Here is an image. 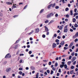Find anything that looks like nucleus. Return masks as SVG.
Here are the masks:
<instances>
[{"mask_svg":"<svg viewBox=\"0 0 78 78\" xmlns=\"http://www.w3.org/2000/svg\"><path fill=\"white\" fill-rule=\"evenodd\" d=\"M54 16V15H53V13H49L47 15V19H49L50 17H52V16Z\"/></svg>","mask_w":78,"mask_h":78,"instance_id":"nucleus-1","label":"nucleus"},{"mask_svg":"<svg viewBox=\"0 0 78 78\" xmlns=\"http://www.w3.org/2000/svg\"><path fill=\"white\" fill-rule=\"evenodd\" d=\"M68 25L65 26L64 28V33H67L68 32V29H67Z\"/></svg>","mask_w":78,"mask_h":78,"instance_id":"nucleus-2","label":"nucleus"},{"mask_svg":"<svg viewBox=\"0 0 78 78\" xmlns=\"http://www.w3.org/2000/svg\"><path fill=\"white\" fill-rule=\"evenodd\" d=\"M11 56L10 55V54L8 53L5 56V58H6V59H7V58H10L11 57Z\"/></svg>","mask_w":78,"mask_h":78,"instance_id":"nucleus-3","label":"nucleus"},{"mask_svg":"<svg viewBox=\"0 0 78 78\" xmlns=\"http://www.w3.org/2000/svg\"><path fill=\"white\" fill-rule=\"evenodd\" d=\"M77 37H78V32L76 33L75 35L73 36V38H76Z\"/></svg>","mask_w":78,"mask_h":78,"instance_id":"nucleus-4","label":"nucleus"},{"mask_svg":"<svg viewBox=\"0 0 78 78\" xmlns=\"http://www.w3.org/2000/svg\"><path fill=\"white\" fill-rule=\"evenodd\" d=\"M13 3V1H12V3L10 2H6V4L8 5H12Z\"/></svg>","mask_w":78,"mask_h":78,"instance_id":"nucleus-5","label":"nucleus"},{"mask_svg":"<svg viewBox=\"0 0 78 78\" xmlns=\"http://www.w3.org/2000/svg\"><path fill=\"white\" fill-rule=\"evenodd\" d=\"M44 28H45V30L46 32H48V27H47L45 26Z\"/></svg>","mask_w":78,"mask_h":78,"instance_id":"nucleus-6","label":"nucleus"},{"mask_svg":"<svg viewBox=\"0 0 78 78\" xmlns=\"http://www.w3.org/2000/svg\"><path fill=\"white\" fill-rule=\"evenodd\" d=\"M56 46H57V45H56V44L54 43L52 44V48H55V47H56Z\"/></svg>","mask_w":78,"mask_h":78,"instance_id":"nucleus-7","label":"nucleus"},{"mask_svg":"<svg viewBox=\"0 0 78 78\" xmlns=\"http://www.w3.org/2000/svg\"><path fill=\"white\" fill-rule=\"evenodd\" d=\"M56 4L55 3H54V4H51V7H52L53 8H54Z\"/></svg>","mask_w":78,"mask_h":78,"instance_id":"nucleus-8","label":"nucleus"},{"mask_svg":"<svg viewBox=\"0 0 78 78\" xmlns=\"http://www.w3.org/2000/svg\"><path fill=\"white\" fill-rule=\"evenodd\" d=\"M35 33H39V28L36 29H35Z\"/></svg>","mask_w":78,"mask_h":78,"instance_id":"nucleus-9","label":"nucleus"},{"mask_svg":"<svg viewBox=\"0 0 78 78\" xmlns=\"http://www.w3.org/2000/svg\"><path fill=\"white\" fill-rule=\"evenodd\" d=\"M11 69L10 68H7L6 69V72H9L11 70Z\"/></svg>","mask_w":78,"mask_h":78,"instance_id":"nucleus-10","label":"nucleus"},{"mask_svg":"<svg viewBox=\"0 0 78 78\" xmlns=\"http://www.w3.org/2000/svg\"><path fill=\"white\" fill-rule=\"evenodd\" d=\"M76 57H73V58L71 59V61L72 62H73L74 61H75L76 59Z\"/></svg>","mask_w":78,"mask_h":78,"instance_id":"nucleus-11","label":"nucleus"},{"mask_svg":"<svg viewBox=\"0 0 78 78\" xmlns=\"http://www.w3.org/2000/svg\"><path fill=\"white\" fill-rule=\"evenodd\" d=\"M16 5H17L16 4H13L12 7L13 8H16L17 7V6H16Z\"/></svg>","mask_w":78,"mask_h":78,"instance_id":"nucleus-12","label":"nucleus"},{"mask_svg":"<svg viewBox=\"0 0 78 78\" xmlns=\"http://www.w3.org/2000/svg\"><path fill=\"white\" fill-rule=\"evenodd\" d=\"M64 41H62L61 42L60 44V45H61L62 46H63V45H64Z\"/></svg>","mask_w":78,"mask_h":78,"instance_id":"nucleus-13","label":"nucleus"},{"mask_svg":"<svg viewBox=\"0 0 78 78\" xmlns=\"http://www.w3.org/2000/svg\"><path fill=\"white\" fill-rule=\"evenodd\" d=\"M34 32V30H32L31 32H30V33H29V35H31V34H33V33Z\"/></svg>","mask_w":78,"mask_h":78,"instance_id":"nucleus-14","label":"nucleus"},{"mask_svg":"<svg viewBox=\"0 0 78 78\" xmlns=\"http://www.w3.org/2000/svg\"><path fill=\"white\" fill-rule=\"evenodd\" d=\"M70 15H71V16H73V11H72V10H70Z\"/></svg>","mask_w":78,"mask_h":78,"instance_id":"nucleus-15","label":"nucleus"},{"mask_svg":"<svg viewBox=\"0 0 78 78\" xmlns=\"http://www.w3.org/2000/svg\"><path fill=\"white\" fill-rule=\"evenodd\" d=\"M78 14V13L77 12H76L73 14V15H74V16L75 17V16H77Z\"/></svg>","mask_w":78,"mask_h":78,"instance_id":"nucleus-16","label":"nucleus"},{"mask_svg":"<svg viewBox=\"0 0 78 78\" xmlns=\"http://www.w3.org/2000/svg\"><path fill=\"white\" fill-rule=\"evenodd\" d=\"M53 22H54V20H52L51 21L50 23H48V25H50V23H52Z\"/></svg>","mask_w":78,"mask_h":78,"instance_id":"nucleus-17","label":"nucleus"},{"mask_svg":"<svg viewBox=\"0 0 78 78\" xmlns=\"http://www.w3.org/2000/svg\"><path fill=\"white\" fill-rule=\"evenodd\" d=\"M73 22H76V19L75 18H73Z\"/></svg>","mask_w":78,"mask_h":78,"instance_id":"nucleus-18","label":"nucleus"},{"mask_svg":"<svg viewBox=\"0 0 78 78\" xmlns=\"http://www.w3.org/2000/svg\"><path fill=\"white\" fill-rule=\"evenodd\" d=\"M78 27V24H75L74 25V27H75V28H77Z\"/></svg>","mask_w":78,"mask_h":78,"instance_id":"nucleus-19","label":"nucleus"},{"mask_svg":"<svg viewBox=\"0 0 78 78\" xmlns=\"http://www.w3.org/2000/svg\"><path fill=\"white\" fill-rule=\"evenodd\" d=\"M69 10V8H66L65 9V11H68Z\"/></svg>","mask_w":78,"mask_h":78,"instance_id":"nucleus-20","label":"nucleus"},{"mask_svg":"<svg viewBox=\"0 0 78 78\" xmlns=\"http://www.w3.org/2000/svg\"><path fill=\"white\" fill-rule=\"evenodd\" d=\"M64 66V65H61L60 67H61V68H62Z\"/></svg>","mask_w":78,"mask_h":78,"instance_id":"nucleus-21","label":"nucleus"},{"mask_svg":"<svg viewBox=\"0 0 78 78\" xmlns=\"http://www.w3.org/2000/svg\"><path fill=\"white\" fill-rule=\"evenodd\" d=\"M72 62L71 61H69L68 62V65H70V63H71Z\"/></svg>","mask_w":78,"mask_h":78,"instance_id":"nucleus-22","label":"nucleus"},{"mask_svg":"<svg viewBox=\"0 0 78 78\" xmlns=\"http://www.w3.org/2000/svg\"><path fill=\"white\" fill-rule=\"evenodd\" d=\"M19 73L20 75H22V71H19Z\"/></svg>","mask_w":78,"mask_h":78,"instance_id":"nucleus-23","label":"nucleus"},{"mask_svg":"<svg viewBox=\"0 0 78 78\" xmlns=\"http://www.w3.org/2000/svg\"><path fill=\"white\" fill-rule=\"evenodd\" d=\"M62 27L60 26V27L59 28V30H62Z\"/></svg>","mask_w":78,"mask_h":78,"instance_id":"nucleus-24","label":"nucleus"},{"mask_svg":"<svg viewBox=\"0 0 78 78\" xmlns=\"http://www.w3.org/2000/svg\"><path fill=\"white\" fill-rule=\"evenodd\" d=\"M54 72L53 71L51 70V75H52V74Z\"/></svg>","mask_w":78,"mask_h":78,"instance_id":"nucleus-25","label":"nucleus"},{"mask_svg":"<svg viewBox=\"0 0 78 78\" xmlns=\"http://www.w3.org/2000/svg\"><path fill=\"white\" fill-rule=\"evenodd\" d=\"M43 11H44V9H41V11L40 12V13H42V12H43Z\"/></svg>","mask_w":78,"mask_h":78,"instance_id":"nucleus-26","label":"nucleus"},{"mask_svg":"<svg viewBox=\"0 0 78 78\" xmlns=\"http://www.w3.org/2000/svg\"><path fill=\"white\" fill-rule=\"evenodd\" d=\"M58 63H55V67H57V66H58Z\"/></svg>","mask_w":78,"mask_h":78,"instance_id":"nucleus-27","label":"nucleus"},{"mask_svg":"<svg viewBox=\"0 0 78 78\" xmlns=\"http://www.w3.org/2000/svg\"><path fill=\"white\" fill-rule=\"evenodd\" d=\"M64 66H65V69H67V65L66 64L64 65Z\"/></svg>","mask_w":78,"mask_h":78,"instance_id":"nucleus-28","label":"nucleus"},{"mask_svg":"<svg viewBox=\"0 0 78 78\" xmlns=\"http://www.w3.org/2000/svg\"><path fill=\"white\" fill-rule=\"evenodd\" d=\"M73 70H72L70 71V74H72L73 73Z\"/></svg>","mask_w":78,"mask_h":78,"instance_id":"nucleus-29","label":"nucleus"},{"mask_svg":"<svg viewBox=\"0 0 78 78\" xmlns=\"http://www.w3.org/2000/svg\"><path fill=\"white\" fill-rule=\"evenodd\" d=\"M75 67H74V66H72L71 67V69H74V68Z\"/></svg>","mask_w":78,"mask_h":78,"instance_id":"nucleus-30","label":"nucleus"},{"mask_svg":"<svg viewBox=\"0 0 78 78\" xmlns=\"http://www.w3.org/2000/svg\"><path fill=\"white\" fill-rule=\"evenodd\" d=\"M55 42H59V40L57 39L55 40Z\"/></svg>","mask_w":78,"mask_h":78,"instance_id":"nucleus-31","label":"nucleus"},{"mask_svg":"<svg viewBox=\"0 0 78 78\" xmlns=\"http://www.w3.org/2000/svg\"><path fill=\"white\" fill-rule=\"evenodd\" d=\"M27 6H28V5H26L24 8H23V9H26V8H27Z\"/></svg>","mask_w":78,"mask_h":78,"instance_id":"nucleus-32","label":"nucleus"},{"mask_svg":"<svg viewBox=\"0 0 78 78\" xmlns=\"http://www.w3.org/2000/svg\"><path fill=\"white\" fill-rule=\"evenodd\" d=\"M22 61H23V60L22 59L20 60L19 62L20 63H22Z\"/></svg>","mask_w":78,"mask_h":78,"instance_id":"nucleus-33","label":"nucleus"},{"mask_svg":"<svg viewBox=\"0 0 78 78\" xmlns=\"http://www.w3.org/2000/svg\"><path fill=\"white\" fill-rule=\"evenodd\" d=\"M76 61H75L73 63V65H75L76 63Z\"/></svg>","mask_w":78,"mask_h":78,"instance_id":"nucleus-34","label":"nucleus"},{"mask_svg":"<svg viewBox=\"0 0 78 78\" xmlns=\"http://www.w3.org/2000/svg\"><path fill=\"white\" fill-rule=\"evenodd\" d=\"M31 53H32V51H29V54L31 55Z\"/></svg>","mask_w":78,"mask_h":78,"instance_id":"nucleus-35","label":"nucleus"},{"mask_svg":"<svg viewBox=\"0 0 78 78\" xmlns=\"http://www.w3.org/2000/svg\"><path fill=\"white\" fill-rule=\"evenodd\" d=\"M78 41V39L77 38H76L75 39L74 41L75 42H76V41Z\"/></svg>","mask_w":78,"mask_h":78,"instance_id":"nucleus-36","label":"nucleus"},{"mask_svg":"<svg viewBox=\"0 0 78 78\" xmlns=\"http://www.w3.org/2000/svg\"><path fill=\"white\" fill-rule=\"evenodd\" d=\"M73 42H71L70 44V45L71 46H73Z\"/></svg>","mask_w":78,"mask_h":78,"instance_id":"nucleus-37","label":"nucleus"},{"mask_svg":"<svg viewBox=\"0 0 78 78\" xmlns=\"http://www.w3.org/2000/svg\"><path fill=\"white\" fill-rule=\"evenodd\" d=\"M51 64V62H49L48 63V65L49 66H50Z\"/></svg>","mask_w":78,"mask_h":78,"instance_id":"nucleus-38","label":"nucleus"},{"mask_svg":"<svg viewBox=\"0 0 78 78\" xmlns=\"http://www.w3.org/2000/svg\"><path fill=\"white\" fill-rule=\"evenodd\" d=\"M51 7V5H49L48 7V9H49V8H50V7Z\"/></svg>","mask_w":78,"mask_h":78,"instance_id":"nucleus-39","label":"nucleus"},{"mask_svg":"<svg viewBox=\"0 0 78 78\" xmlns=\"http://www.w3.org/2000/svg\"><path fill=\"white\" fill-rule=\"evenodd\" d=\"M66 17H67V18H69V15L67 14V15H66Z\"/></svg>","mask_w":78,"mask_h":78,"instance_id":"nucleus-40","label":"nucleus"},{"mask_svg":"<svg viewBox=\"0 0 78 78\" xmlns=\"http://www.w3.org/2000/svg\"><path fill=\"white\" fill-rule=\"evenodd\" d=\"M19 70H22L23 69H22V68H20L19 69Z\"/></svg>","mask_w":78,"mask_h":78,"instance_id":"nucleus-41","label":"nucleus"},{"mask_svg":"<svg viewBox=\"0 0 78 78\" xmlns=\"http://www.w3.org/2000/svg\"><path fill=\"white\" fill-rule=\"evenodd\" d=\"M59 8V6H56L55 7V9H58Z\"/></svg>","mask_w":78,"mask_h":78,"instance_id":"nucleus-42","label":"nucleus"},{"mask_svg":"<svg viewBox=\"0 0 78 78\" xmlns=\"http://www.w3.org/2000/svg\"><path fill=\"white\" fill-rule=\"evenodd\" d=\"M45 23H48V20L46 21L45 22Z\"/></svg>","mask_w":78,"mask_h":78,"instance_id":"nucleus-43","label":"nucleus"},{"mask_svg":"<svg viewBox=\"0 0 78 78\" xmlns=\"http://www.w3.org/2000/svg\"><path fill=\"white\" fill-rule=\"evenodd\" d=\"M19 42V40H18L17 41H16L15 44H17V43H18V42Z\"/></svg>","mask_w":78,"mask_h":78,"instance_id":"nucleus-44","label":"nucleus"},{"mask_svg":"<svg viewBox=\"0 0 78 78\" xmlns=\"http://www.w3.org/2000/svg\"><path fill=\"white\" fill-rule=\"evenodd\" d=\"M42 37L43 38H45V35L44 34L43 35Z\"/></svg>","mask_w":78,"mask_h":78,"instance_id":"nucleus-45","label":"nucleus"},{"mask_svg":"<svg viewBox=\"0 0 78 78\" xmlns=\"http://www.w3.org/2000/svg\"><path fill=\"white\" fill-rule=\"evenodd\" d=\"M72 2H74V1L73 0H72V1H70V3H72Z\"/></svg>","mask_w":78,"mask_h":78,"instance_id":"nucleus-46","label":"nucleus"},{"mask_svg":"<svg viewBox=\"0 0 78 78\" xmlns=\"http://www.w3.org/2000/svg\"><path fill=\"white\" fill-rule=\"evenodd\" d=\"M47 72L48 73H50V71L49 70H48L47 71Z\"/></svg>","mask_w":78,"mask_h":78,"instance_id":"nucleus-47","label":"nucleus"},{"mask_svg":"<svg viewBox=\"0 0 78 78\" xmlns=\"http://www.w3.org/2000/svg\"><path fill=\"white\" fill-rule=\"evenodd\" d=\"M36 77H38L39 76V73H37V74L36 75Z\"/></svg>","mask_w":78,"mask_h":78,"instance_id":"nucleus-48","label":"nucleus"},{"mask_svg":"<svg viewBox=\"0 0 78 78\" xmlns=\"http://www.w3.org/2000/svg\"><path fill=\"white\" fill-rule=\"evenodd\" d=\"M3 16V14L1 12H0V16Z\"/></svg>","mask_w":78,"mask_h":78,"instance_id":"nucleus-49","label":"nucleus"},{"mask_svg":"<svg viewBox=\"0 0 78 78\" xmlns=\"http://www.w3.org/2000/svg\"><path fill=\"white\" fill-rule=\"evenodd\" d=\"M52 70L55 71V70H56V68H55V67H53L52 68Z\"/></svg>","mask_w":78,"mask_h":78,"instance_id":"nucleus-50","label":"nucleus"},{"mask_svg":"<svg viewBox=\"0 0 78 78\" xmlns=\"http://www.w3.org/2000/svg\"><path fill=\"white\" fill-rule=\"evenodd\" d=\"M59 73H57V76H59Z\"/></svg>","mask_w":78,"mask_h":78,"instance_id":"nucleus-51","label":"nucleus"},{"mask_svg":"<svg viewBox=\"0 0 78 78\" xmlns=\"http://www.w3.org/2000/svg\"><path fill=\"white\" fill-rule=\"evenodd\" d=\"M31 69L32 70H34L35 69V68L34 67H32Z\"/></svg>","mask_w":78,"mask_h":78,"instance_id":"nucleus-52","label":"nucleus"},{"mask_svg":"<svg viewBox=\"0 0 78 78\" xmlns=\"http://www.w3.org/2000/svg\"><path fill=\"white\" fill-rule=\"evenodd\" d=\"M77 11V9H74V12H76V11Z\"/></svg>","mask_w":78,"mask_h":78,"instance_id":"nucleus-53","label":"nucleus"},{"mask_svg":"<svg viewBox=\"0 0 78 78\" xmlns=\"http://www.w3.org/2000/svg\"><path fill=\"white\" fill-rule=\"evenodd\" d=\"M66 37V36L64 35H63L62 36V38L63 39H65V38Z\"/></svg>","mask_w":78,"mask_h":78,"instance_id":"nucleus-54","label":"nucleus"},{"mask_svg":"<svg viewBox=\"0 0 78 78\" xmlns=\"http://www.w3.org/2000/svg\"><path fill=\"white\" fill-rule=\"evenodd\" d=\"M74 55H75V54H74V52H73L72 54H71V55L72 56H74Z\"/></svg>","mask_w":78,"mask_h":78,"instance_id":"nucleus-55","label":"nucleus"},{"mask_svg":"<svg viewBox=\"0 0 78 78\" xmlns=\"http://www.w3.org/2000/svg\"><path fill=\"white\" fill-rule=\"evenodd\" d=\"M58 14L57 13L55 15V17H58Z\"/></svg>","mask_w":78,"mask_h":78,"instance_id":"nucleus-56","label":"nucleus"},{"mask_svg":"<svg viewBox=\"0 0 78 78\" xmlns=\"http://www.w3.org/2000/svg\"><path fill=\"white\" fill-rule=\"evenodd\" d=\"M76 7H78V2H77L76 3Z\"/></svg>","mask_w":78,"mask_h":78,"instance_id":"nucleus-57","label":"nucleus"},{"mask_svg":"<svg viewBox=\"0 0 78 78\" xmlns=\"http://www.w3.org/2000/svg\"><path fill=\"white\" fill-rule=\"evenodd\" d=\"M71 58H72V56H70L69 57V59H71Z\"/></svg>","mask_w":78,"mask_h":78,"instance_id":"nucleus-58","label":"nucleus"},{"mask_svg":"<svg viewBox=\"0 0 78 78\" xmlns=\"http://www.w3.org/2000/svg\"><path fill=\"white\" fill-rule=\"evenodd\" d=\"M68 7H70V4H68Z\"/></svg>","mask_w":78,"mask_h":78,"instance_id":"nucleus-59","label":"nucleus"},{"mask_svg":"<svg viewBox=\"0 0 78 78\" xmlns=\"http://www.w3.org/2000/svg\"><path fill=\"white\" fill-rule=\"evenodd\" d=\"M30 41H32L33 40V38L32 37H30Z\"/></svg>","mask_w":78,"mask_h":78,"instance_id":"nucleus-60","label":"nucleus"},{"mask_svg":"<svg viewBox=\"0 0 78 78\" xmlns=\"http://www.w3.org/2000/svg\"><path fill=\"white\" fill-rule=\"evenodd\" d=\"M30 57H34V55H30Z\"/></svg>","mask_w":78,"mask_h":78,"instance_id":"nucleus-61","label":"nucleus"},{"mask_svg":"<svg viewBox=\"0 0 78 78\" xmlns=\"http://www.w3.org/2000/svg\"><path fill=\"white\" fill-rule=\"evenodd\" d=\"M46 35H49V32H47V33H46Z\"/></svg>","mask_w":78,"mask_h":78,"instance_id":"nucleus-62","label":"nucleus"},{"mask_svg":"<svg viewBox=\"0 0 78 78\" xmlns=\"http://www.w3.org/2000/svg\"><path fill=\"white\" fill-rule=\"evenodd\" d=\"M17 77H18V78H21V76H18Z\"/></svg>","mask_w":78,"mask_h":78,"instance_id":"nucleus-63","label":"nucleus"},{"mask_svg":"<svg viewBox=\"0 0 78 78\" xmlns=\"http://www.w3.org/2000/svg\"><path fill=\"white\" fill-rule=\"evenodd\" d=\"M78 48H77L76 49V52H78Z\"/></svg>","mask_w":78,"mask_h":78,"instance_id":"nucleus-64","label":"nucleus"}]
</instances>
